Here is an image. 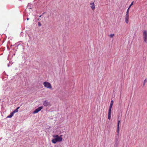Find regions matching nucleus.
I'll list each match as a JSON object with an SVG mask.
<instances>
[{
    "label": "nucleus",
    "mask_w": 147,
    "mask_h": 147,
    "mask_svg": "<svg viewBox=\"0 0 147 147\" xmlns=\"http://www.w3.org/2000/svg\"><path fill=\"white\" fill-rule=\"evenodd\" d=\"M62 135H60V137L57 138H55L52 140V142L53 144H55L57 142H61L62 140Z\"/></svg>",
    "instance_id": "f257e3e1"
},
{
    "label": "nucleus",
    "mask_w": 147,
    "mask_h": 147,
    "mask_svg": "<svg viewBox=\"0 0 147 147\" xmlns=\"http://www.w3.org/2000/svg\"><path fill=\"white\" fill-rule=\"evenodd\" d=\"M120 121L119 120H118V123L117 125V134L115 137V142H118L119 139V124Z\"/></svg>",
    "instance_id": "f03ea898"
},
{
    "label": "nucleus",
    "mask_w": 147,
    "mask_h": 147,
    "mask_svg": "<svg viewBox=\"0 0 147 147\" xmlns=\"http://www.w3.org/2000/svg\"><path fill=\"white\" fill-rule=\"evenodd\" d=\"M43 85L46 88L51 89L52 86L51 84L49 82H43Z\"/></svg>",
    "instance_id": "7ed1b4c3"
},
{
    "label": "nucleus",
    "mask_w": 147,
    "mask_h": 147,
    "mask_svg": "<svg viewBox=\"0 0 147 147\" xmlns=\"http://www.w3.org/2000/svg\"><path fill=\"white\" fill-rule=\"evenodd\" d=\"M43 105L45 107H47L50 105V103L48 102L47 100H46L43 102Z\"/></svg>",
    "instance_id": "20e7f679"
},
{
    "label": "nucleus",
    "mask_w": 147,
    "mask_h": 147,
    "mask_svg": "<svg viewBox=\"0 0 147 147\" xmlns=\"http://www.w3.org/2000/svg\"><path fill=\"white\" fill-rule=\"evenodd\" d=\"M129 14H126L125 18V21L126 23L128 24L129 22Z\"/></svg>",
    "instance_id": "39448f33"
},
{
    "label": "nucleus",
    "mask_w": 147,
    "mask_h": 147,
    "mask_svg": "<svg viewBox=\"0 0 147 147\" xmlns=\"http://www.w3.org/2000/svg\"><path fill=\"white\" fill-rule=\"evenodd\" d=\"M90 5H91V8L93 10H94L95 9V6L94 4V2L90 3Z\"/></svg>",
    "instance_id": "423d86ee"
},
{
    "label": "nucleus",
    "mask_w": 147,
    "mask_h": 147,
    "mask_svg": "<svg viewBox=\"0 0 147 147\" xmlns=\"http://www.w3.org/2000/svg\"><path fill=\"white\" fill-rule=\"evenodd\" d=\"M113 100H112L111 101V103L109 106V109H111L113 105Z\"/></svg>",
    "instance_id": "0eeeda50"
},
{
    "label": "nucleus",
    "mask_w": 147,
    "mask_h": 147,
    "mask_svg": "<svg viewBox=\"0 0 147 147\" xmlns=\"http://www.w3.org/2000/svg\"><path fill=\"white\" fill-rule=\"evenodd\" d=\"M20 107H18L16 109H15L12 112L14 114V113H17L18 112V109L20 108Z\"/></svg>",
    "instance_id": "6e6552de"
},
{
    "label": "nucleus",
    "mask_w": 147,
    "mask_h": 147,
    "mask_svg": "<svg viewBox=\"0 0 147 147\" xmlns=\"http://www.w3.org/2000/svg\"><path fill=\"white\" fill-rule=\"evenodd\" d=\"M13 114H14L12 112L7 117V118H11L13 116Z\"/></svg>",
    "instance_id": "1a4fd4ad"
},
{
    "label": "nucleus",
    "mask_w": 147,
    "mask_h": 147,
    "mask_svg": "<svg viewBox=\"0 0 147 147\" xmlns=\"http://www.w3.org/2000/svg\"><path fill=\"white\" fill-rule=\"evenodd\" d=\"M143 36L144 37H147V33L146 30H144L143 32Z\"/></svg>",
    "instance_id": "9d476101"
},
{
    "label": "nucleus",
    "mask_w": 147,
    "mask_h": 147,
    "mask_svg": "<svg viewBox=\"0 0 147 147\" xmlns=\"http://www.w3.org/2000/svg\"><path fill=\"white\" fill-rule=\"evenodd\" d=\"M38 112H39V111L37 109H36L33 111V113L34 114L36 113H38Z\"/></svg>",
    "instance_id": "9b49d317"
},
{
    "label": "nucleus",
    "mask_w": 147,
    "mask_h": 147,
    "mask_svg": "<svg viewBox=\"0 0 147 147\" xmlns=\"http://www.w3.org/2000/svg\"><path fill=\"white\" fill-rule=\"evenodd\" d=\"M111 110L109 109L108 113V116H111Z\"/></svg>",
    "instance_id": "f8f14e48"
},
{
    "label": "nucleus",
    "mask_w": 147,
    "mask_h": 147,
    "mask_svg": "<svg viewBox=\"0 0 147 147\" xmlns=\"http://www.w3.org/2000/svg\"><path fill=\"white\" fill-rule=\"evenodd\" d=\"M118 144V142H115L114 146L115 147H117Z\"/></svg>",
    "instance_id": "ddd939ff"
},
{
    "label": "nucleus",
    "mask_w": 147,
    "mask_h": 147,
    "mask_svg": "<svg viewBox=\"0 0 147 147\" xmlns=\"http://www.w3.org/2000/svg\"><path fill=\"white\" fill-rule=\"evenodd\" d=\"M43 108V106H41L40 107H38V108H37V109L38 110V111H40Z\"/></svg>",
    "instance_id": "4468645a"
},
{
    "label": "nucleus",
    "mask_w": 147,
    "mask_h": 147,
    "mask_svg": "<svg viewBox=\"0 0 147 147\" xmlns=\"http://www.w3.org/2000/svg\"><path fill=\"white\" fill-rule=\"evenodd\" d=\"M53 137L55 138H57L58 137H60V136H59L58 135H54L53 136Z\"/></svg>",
    "instance_id": "2eb2a0df"
},
{
    "label": "nucleus",
    "mask_w": 147,
    "mask_h": 147,
    "mask_svg": "<svg viewBox=\"0 0 147 147\" xmlns=\"http://www.w3.org/2000/svg\"><path fill=\"white\" fill-rule=\"evenodd\" d=\"M144 40L147 43V37H144Z\"/></svg>",
    "instance_id": "dca6fc26"
},
{
    "label": "nucleus",
    "mask_w": 147,
    "mask_h": 147,
    "mask_svg": "<svg viewBox=\"0 0 147 147\" xmlns=\"http://www.w3.org/2000/svg\"><path fill=\"white\" fill-rule=\"evenodd\" d=\"M130 8V7H129L128 8V9H127V11L126 12V14H129V9Z\"/></svg>",
    "instance_id": "f3484780"
},
{
    "label": "nucleus",
    "mask_w": 147,
    "mask_h": 147,
    "mask_svg": "<svg viewBox=\"0 0 147 147\" xmlns=\"http://www.w3.org/2000/svg\"><path fill=\"white\" fill-rule=\"evenodd\" d=\"M146 79H145L144 81V82H143V86H144V85H145V83H146Z\"/></svg>",
    "instance_id": "a211bd4d"
},
{
    "label": "nucleus",
    "mask_w": 147,
    "mask_h": 147,
    "mask_svg": "<svg viewBox=\"0 0 147 147\" xmlns=\"http://www.w3.org/2000/svg\"><path fill=\"white\" fill-rule=\"evenodd\" d=\"M134 2V1H133L131 3V4L130 5H129V7H130V8L133 5V3Z\"/></svg>",
    "instance_id": "6ab92c4d"
},
{
    "label": "nucleus",
    "mask_w": 147,
    "mask_h": 147,
    "mask_svg": "<svg viewBox=\"0 0 147 147\" xmlns=\"http://www.w3.org/2000/svg\"><path fill=\"white\" fill-rule=\"evenodd\" d=\"M114 36V34H111L110 35V37H113Z\"/></svg>",
    "instance_id": "aec40b11"
},
{
    "label": "nucleus",
    "mask_w": 147,
    "mask_h": 147,
    "mask_svg": "<svg viewBox=\"0 0 147 147\" xmlns=\"http://www.w3.org/2000/svg\"><path fill=\"white\" fill-rule=\"evenodd\" d=\"M26 58L25 57H23V59L25 60H26Z\"/></svg>",
    "instance_id": "412c9836"
},
{
    "label": "nucleus",
    "mask_w": 147,
    "mask_h": 147,
    "mask_svg": "<svg viewBox=\"0 0 147 147\" xmlns=\"http://www.w3.org/2000/svg\"><path fill=\"white\" fill-rule=\"evenodd\" d=\"M38 25L39 26H41V24L39 22L38 23Z\"/></svg>",
    "instance_id": "4be33fe9"
},
{
    "label": "nucleus",
    "mask_w": 147,
    "mask_h": 147,
    "mask_svg": "<svg viewBox=\"0 0 147 147\" xmlns=\"http://www.w3.org/2000/svg\"><path fill=\"white\" fill-rule=\"evenodd\" d=\"M111 118V116H108V119H110Z\"/></svg>",
    "instance_id": "5701e85b"
},
{
    "label": "nucleus",
    "mask_w": 147,
    "mask_h": 147,
    "mask_svg": "<svg viewBox=\"0 0 147 147\" xmlns=\"http://www.w3.org/2000/svg\"><path fill=\"white\" fill-rule=\"evenodd\" d=\"M27 20H29V19H28V18H27Z\"/></svg>",
    "instance_id": "b1692460"
},
{
    "label": "nucleus",
    "mask_w": 147,
    "mask_h": 147,
    "mask_svg": "<svg viewBox=\"0 0 147 147\" xmlns=\"http://www.w3.org/2000/svg\"><path fill=\"white\" fill-rule=\"evenodd\" d=\"M16 45V44H15V45Z\"/></svg>",
    "instance_id": "393cba45"
},
{
    "label": "nucleus",
    "mask_w": 147,
    "mask_h": 147,
    "mask_svg": "<svg viewBox=\"0 0 147 147\" xmlns=\"http://www.w3.org/2000/svg\"><path fill=\"white\" fill-rule=\"evenodd\" d=\"M10 42V41H8V42Z\"/></svg>",
    "instance_id": "a878e982"
}]
</instances>
